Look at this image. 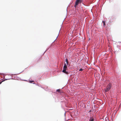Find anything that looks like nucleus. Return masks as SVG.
I'll use <instances>...</instances> for the list:
<instances>
[{
    "instance_id": "1",
    "label": "nucleus",
    "mask_w": 121,
    "mask_h": 121,
    "mask_svg": "<svg viewBox=\"0 0 121 121\" xmlns=\"http://www.w3.org/2000/svg\"><path fill=\"white\" fill-rule=\"evenodd\" d=\"M82 1V0H76L75 3L74 7L76 8L78 4L81 3Z\"/></svg>"
},
{
    "instance_id": "2",
    "label": "nucleus",
    "mask_w": 121,
    "mask_h": 121,
    "mask_svg": "<svg viewBox=\"0 0 121 121\" xmlns=\"http://www.w3.org/2000/svg\"><path fill=\"white\" fill-rule=\"evenodd\" d=\"M111 87V85L110 84H109L107 86L106 89L105 90V92H107L109 91Z\"/></svg>"
},
{
    "instance_id": "3",
    "label": "nucleus",
    "mask_w": 121,
    "mask_h": 121,
    "mask_svg": "<svg viewBox=\"0 0 121 121\" xmlns=\"http://www.w3.org/2000/svg\"><path fill=\"white\" fill-rule=\"evenodd\" d=\"M66 69H64V68H63V70L62 71V72L64 73H65L66 74H69V73L68 72L66 71Z\"/></svg>"
},
{
    "instance_id": "4",
    "label": "nucleus",
    "mask_w": 121,
    "mask_h": 121,
    "mask_svg": "<svg viewBox=\"0 0 121 121\" xmlns=\"http://www.w3.org/2000/svg\"><path fill=\"white\" fill-rule=\"evenodd\" d=\"M67 65V64L66 63H65V62H64V66L63 67L64 68L67 69V65Z\"/></svg>"
},
{
    "instance_id": "5",
    "label": "nucleus",
    "mask_w": 121,
    "mask_h": 121,
    "mask_svg": "<svg viewBox=\"0 0 121 121\" xmlns=\"http://www.w3.org/2000/svg\"><path fill=\"white\" fill-rule=\"evenodd\" d=\"M89 121H94V118L93 117H91L90 118Z\"/></svg>"
},
{
    "instance_id": "6",
    "label": "nucleus",
    "mask_w": 121,
    "mask_h": 121,
    "mask_svg": "<svg viewBox=\"0 0 121 121\" xmlns=\"http://www.w3.org/2000/svg\"><path fill=\"white\" fill-rule=\"evenodd\" d=\"M58 92L61 93L62 92V91H61L60 90V89H57L56 90Z\"/></svg>"
},
{
    "instance_id": "7",
    "label": "nucleus",
    "mask_w": 121,
    "mask_h": 121,
    "mask_svg": "<svg viewBox=\"0 0 121 121\" xmlns=\"http://www.w3.org/2000/svg\"><path fill=\"white\" fill-rule=\"evenodd\" d=\"M65 60H66V63H67V65H68V59L67 58H66L65 59Z\"/></svg>"
},
{
    "instance_id": "8",
    "label": "nucleus",
    "mask_w": 121,
    "mask_h": 121,
    "mask_svg": "<svg viewBox=\"0 0 121 121\" xmlns=\"http://www.w3.org/2000/svg\"><path fill=\"white\" fill-rule=\"evenodd\" d=\"M103 26H105V22L104 21H103Z\"/></svg>"
},
{
    "instance_id": "9",
    "label": "nucleus",
    "mask_w": 121,
    "mask_h": 121,
    "mask_svg": "<svg viewBox=\"0 0 121 121\" xmlns=\"http://www.w3.org/2000/svg\"><path fill=\"white\" fill-rule=\"evenodd\" d=\"M83 69H82V68H81L79 70V71H82L83 70Z\"/></svg>"
},
{
    "instance_id": "10",
    "label": "nucleus",
    "mask_w": 121,
    "mask_h": 121,
    "mask_svg": "<svg viewBox=\"0 0 121 121\" xmlns=\"http://www.w3.org/2000/svg\"><path fill=\"white\" fill-rule=\"evenodd\" d=\"M30 82H34V81H30Z\"/></svg>"
},
{
    "instance_id": "11",
    "label": "nucleus",
    "mask_w": 121,
    "mask_h": 121,
    "mask_svg": "<svg viewBox=\"0 0 121 121\" xmlns=\"http://www.w3.org/2000/svg\"><path fill=\"white\" fill-rule=\"evenodd\" d=\"M3 81H2V82H0V84L2 82H3Z\"/></svg>"
}]
</instances>
